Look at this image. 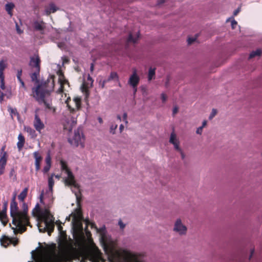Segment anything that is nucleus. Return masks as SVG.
I'll return each mask as SVG.
<instances>
[{
  "label": "nucleus",
  "instance_id": "nucleus-1",
  "mask_svg": "<svg viewBox=\"0 0 262 262\" xmlns=\"http://www.w3.org/2000/svg\"><path fill=\"white\" fill-rule=\"evenodd\" d=\"M54 76L52 75L48 79L32 89L31 96L39 104H43L46 109L55 113L56 108L52 106L51 100L47 98L50 96L54 88Z\"/></svg>",
  "mask_w": 262,
  "mask_h": 262
},
{
  "label": "nucleus",
  "instance_id": "nucleus-2",
  "mask_svg": "<svg viewBox=\"0 0 262 262\" xmlns=\"http://www.w3.org/2000/svg\"><path fill=\"white\" fill-rule=\"evenodd\" d=\"M60 239L59 246L61 251V255H54L50 256L42 262H73L69 256V254L74 248V242L72 239H67V235L65 231L59 232Z\"/></svg>",
  "mask_w": 262,
  "mask_h": 262
},
{
  "label": "nucleus",
  "instance_id": "nucleus-3",
  "mask_svg": "<svg viewBox=\"0 0 262 262\" xmlns=\"http://www.w3.org/2000/svg\"><path fill=\"white\" fill-rule=\"evenodd\" d=\"M22 208L23 211H19V213L20 214L19 215L20 224L18 227V231L20 233H22L26 231L27 230L26 227L30 226L29 217L28 215V208L27 204L26 203L23 202Z\"/></svg>",
  "mask_w": 262,
  "mask_h": 262
},
{
  "label": "nucleus",
  "instance_id": "nucleus-4",
  "mask_svg": "<svg viewBox=\"0 0 262 262\" xmlns=\"http://www.w3.org/2000/svg\"><path fill=\"white\" fill-rule=\"evenodd\" d=\"M68 141L73 146L78 147L80 146L81 147L83 148L84 146V137L82 129L78 128L75 130L73 137L69 138Z\"/></svg>",
  "mask_w": 262,
  "mask_h": 262
},
{
  "label": "nucleus",
  "instance_id": "nucleus-5",
  "mask_svg": "<svg viewBox=\"0 0 262 262\" xmlns=\"http://www.w3.org/2000/svg\"><path fill=\"white\" fill-rule=\"evenodd\" d=\"M10 215L12 218V224L18 227L20 224L19 215L20 214L17 203L15 201V195H14L10 203Z\"/></svg>",
  "mask_w": 262,
  "mask_h": 262
},
{
  "label": "nucleus",
  "instance_id": "nucleus-6",
  "mask_svg": "<svg viewBox=\"0 0 262 262\" xmlns=\"http://www.w3.org/2000/svg\"><path fill=\"white\" fill-rule=\"evenodd\" d=\"M122 255L124 262H143L140 254L133 253L129 251L123 250Z\"/></svg>",
  "mask_w": 262,
  "mask_h": 262
},
{
  "label": "nucleus",
  "instance_id": "nucleus-7",
  "mask_svg": "<svg viewBox=\"0 0 262 262\" xmlns=\"http://www.w3.org/2000/svg\"><path fill=\"white\" fill-rule=\"evenodd\" d=\"M38 229L40 232L45 233L48 232L49 235H51L54 229V218L43 221V227L41 228V224H38Z\"/></svg>",
  "mask_w": 262,
  "mask_h": 262
},
{
  "label": "nucleus",
  "instance_id": "nucleus-8",
  "mask_svg": "<svg viewBox=\"0 0 262 262\" xmlns=\"http://www.w3.org/2000/svg\"><path fill=\"white\" fill-rule=\"evenodd\" d=\"M66 174H67V177L65 178L64 180L65 185L69 186H73L74 188L79 190L80 186L76 182L75 176H74L71 170L68 171L67 173H66Z\"/></svg>",
  "mask_w": 262,
  "mask_h": 262
},
{
  "label": "nucleus",
  "instance_id": "nucleus-9",
  "mask_svg": "<svg viewBox=\"0 0 262 262\" xmlns=\"http://www.w3.org/2000/svg\"><path fill=\"white\" fill-rule=\"evenodd\" d=\"M41 60L38 55H35L30 57L29 66L31 67L32 70H40Z\"/></svg>",
  "mask_w": 262,
  "mask_h": 262
},
{
  "label": "nucleus",
  "instance_id": "nucleus-10",
  "mask_svg": "<svg viewBox=\"0 0 262 262\" xmlns=\"http://www.w3.org/2000/svg\"><path fill=\"white\" fill-rule=\"evenodd\" d=\"M75 103V107H72L69 103L68 99L66 100L67 105L70 111V113H74L76 111H78L81 108V99L79 97H76L73 99Z\"/></svg>",
  "mask_w": 262,
  "mask_h": 262
},
{
  "label": "nucleus",
  "instance_id": "nucleus-11",
  "mask_svg": "<svg viewBox=\"0 0 262 262\" xmlns=\"http://www.w3.org/2000/svg\"><path fill=\"white\" fill-rule=\"evenodd\" d=\"M173 230L180 235H184L186 233L187 228L182 223L180 219H178L174 224Z\"/></svg>",
  "mask_w": 262,
  "mask_h": 262
},
{
  "label": "nucleus",
  "instance_id": "nucleus-12",
  "mask_svg": "<svg viewBox=\"0 0 262 262\" xmlns=\"http://www.w3.org/2000/svg\"><path fill=\"white\" fill-rule=\"evenodd\" d=\"M53 218V216L50 213V211L48 208L41 210V212L38 217V220L41 221L50 220Z\"/></svg>",
  "mask_w": 262,
  "mask_h": 262
},
{
  "label": "nucleus",
  "instance_id": "nucleus-13",
  "mask_svg": "<svg viewBox=\"0 0 262 262\" xmlns=\"http://www.w3.org/2000/svg\"><path fill=\"white\" fill-rule=\"evenodd\" d=\"M34 128L38 132H40L41 130L45 128V125L43 122L40 119L37 113L35 114L34 120L33 122Z\"/></svg>",
  "mask_w": 262,
  "mask_h": 262
},
{
  "label": "nucleus",
  "instance_id": "nucleus-14",
  "mask_svg": "<svg viewBox=\"0 0 262 262\" xmlns=\"http://www.w3.org/2000/svg\"><path fill=\"white\" fill-rule=\"evenodd\" d=\"M140 81V78L137 74V72L135 69L134 70L133 74L131 75L129 78L128 83L134 88L137 87Z\"/></svg>",
  "mask_w": 262,
  "mask_h": 262
},
{
  "label": "nucleus",
  "instance_id": "nucleus-15",
  "mask_svg": "<svg viewBox=\"0 0 262 262\" xmlns=\"http://www.w3.org/2000/svg\"><path fill=\"white\" fill-rule=\"evenodd\" d=\"M33 27L35 31H39L41 34H43L46 26L43 21L35 20L33 23Z\"/></svg>",
  "mask_w": 262,
  "mask_h": 262
},
{
  "label": "nucleus",
  "instance_id": "nucleus-16",
  "mask_svg": "<svg viewBox=\"0 0 262 262\" xmlns=\"http://www.w3.org/2000/svg\"><path fill=\"white\" fill-rule=\"evenodd\" d=\"M33 157L35 159V170L36 171H38L40 168V163L42 160V157L38 151L33 152Z\"/></svg>",
  "mask_w": 262,
  "mask_h": 262
},
{
  "label": "nucleus",
  "instance_id": "nucleus-17",
  "mask_svg": "<svg viewBox=\"0 0 262 262\" xmlns=\"http://www.w3.org/2000/svg\"><path fill=\"white\" fill-rule=\"evenodd\" d=\"M7 163L6 153L5 152L4 155L0 159V175H2L4 173L5 166Z\"/></svg>",
  "mask_w": 262,
  "mask_h": 262
},
{
  "label": "nucleus",
  "instance_id": "nucleus-18",
  "mask_svg": "<svg viewBox=\"0 0 262 262\" xmlns=\"http://www.w3.org/2000/svg\"><path fill=\"white\" fill-rule=\"evenodd\" d=\"M18 141L17 143V147L19 151H21L23 149L25 143V138L22 134H19L18 136Z\"/></svg>",
  "mask_w": 262,
  "mask_h": 262
},
{
  "label": "nucleus",
  "instance_id": "nucleus-19",
  "mask_svg": "<svg viewBox=\"0 0 262 262\" xmlns=\"http://www.w3.org/2000/svg\"><path fill=\"white\" fill-rule=\"evenodd\" d=\"M57 10L55 5L53 4H50L48 7L45 8V14L46 15H49L51 13H54Z\"/></svg>",
  "mask_w": 262,
  "mask_h": 262
},
{
  "label": "nucleus",
  "instance_id": "nucleus-20",
  "mask_svg": "<svg viewBox=\"0 0 262 262\" xmlns=\"http://www.w3.org/2000/svg\"><path fill=\"white\" fill-rule=\"evenodd\" d=\"M0 242L2 246L7 247L11 243V238L6 235H3Z\"/></svg>",
  "mask_w": 262,
  "mask_h": 262
},
{
  "label": "nucleus",
  "instance_id": "nucleus-21",
  "mask_svg": "<svg viewBox=\"0 0 262 262\" xmlns=\"http://www.w3.org/2000/svg\"><path fill=\"white\" fill-rule=\"evenodd\" d=\"M0 220L4 225H6L7 224L8 219L6 214V209H4L0 212Z\"/></svg>",
  "mask_w": 262,
  "mask_h": 262
},
{
  "label": "nucleus",
  "instance_id": "nucleus-22",
  "mask_svg": "<svg viewBox=\"0 0 262 262\" xmlns=\"http://www.w3.org/2000/svg\"><path fill=\"white\" fill-rule=\"evenodd\" d=\"M32 73L30 74V77L32 81L38 82V76L39 75L40 70H32Z\"/></svg>",
  "mask_w": 262,
  "mask_h": 262
},
{
  "label": "nucleus",
  "instance_id": "nucleus-23",
  "mask_svg": "<svg viewBox=\"0 0 262 262\" xmlns=\"http://www.w3.org/2000/svg\"><path fill=\"white\" fill-rule=\"evenodd\" d=\"M22 73H23V71L21 69L18 70L17 72L16 76H17V78L18 80L19 81V82H20V83L21 84V86L26 90V87L25 82H24V81L22 80V79L21 78V75H22Z\"/></svg>",
  "mask_w": 262,
  "mask_h": 262
},
{
  "label": "nucleus",
  "instance_id": "nucleus-24",
  "mask_svg": "<svg viewBox=\"0 0 262 262\" xmlns=\"http://www.w3.org/2000/svg\"><path fill=\"white\" fill-rule=\"evenodd\" d=\"M115 79L118 80V76L117 73L116 72H111L108 79L107 80H104L103 81V84L102 87L104 86V83H105L108 81H110L111 80H115Z\"/></svg>",
  "mask_w": 262,
  "mask_h": 262
},
{
  "label": "nucleus",
  "instance_id": "nucleus-25",
  "mask_svg": "<svg viewBox=\"0 0 262 262\" xmlns=\"http://www.w3.org/2000/svg\"><path fill=\"white\" fill-rule=\"evenodd\" d=\"M54 177V174H52L48 178L49 190L51 192H52L53 188L54 185V180L53 179Z\"/></svg>",
  "mask_w": 262,
  "mask_h": 262
},
{
  "label": "nucleus",
  "instance_id": "nucleus-26",
  "mask_svg": "<svg viewBox=\"0 0 262 262\" xmlns=\"http://www.w3.org/2000/svg\"><path fill=\"white\" fill-rule=\"evenodd\" d=\"M14 7V5L12 3H8L5 5V9L10 16H12L13 15L12 10Z\"/></svg>",
  "mask_w": 262,
  "mask_h": 262
},
{
  "label": "nucleus",
  "instance_id": "nucleus-27",
  "mask_svg": "<svg viewBox=\"0 0 262 262\" xmlns=\"http://www.w3.org/2000/svg\"><path fill=\"white\" fill-rule=\"evenodd\" d=\"M28 192V188H25L18 195V199L20 202H24V200L26 198Z\"/></svg>",
  "mask_w": 262,
  "mask_h": 262
},
{
  "label": "nucleus",
  "instance_id": "nucleus-28",
  "mask_svg": "<svg viewBox=\"0 0 262 262\" xmlns=\"http://www.w3.org/2000/svg\"><path fill=\"white\" fill-rule=\"evenodd\" d=\"M60 164L61 165V169L66 173L68 171H71L70 169L68 167L67 162L62 160H60Z\"/></svg>",
  "mask_w": 262,
  "mask_h": 262
},
{
  "label": "nucleus",
  "instance_id": "nucleus-29",
  "mask_svg": "<svg viewBox=\"0 0 262 262\" xmlns=\"http://www.w3.org/2000/svg\"><path fill=\"white\" fill-rule=\"evenodd\" d=\"M40 212L41 209L40 208L39 205L37 203L32 210V214L34 216L38 217Z\"/></svg>",
  "mask_w": 262,
  "mask_h": 262
},
{
  "label": "nucleus",
  "instance_id": "nucleus-30",
  "mask_svg": "<svg viewBox=\"0 0 262 262\" xmlns=\"http://www.w3.org/2000/svg\"><path fill=\"white\" fill-rule=\"evenodd\" d=\"M156 68H150L148 71V80H152L155 75Z\"/></svg>",
  "mask_w": 262,
  "mask_h": 262
},
{
  "label": "nucleus",
  "instance_id": "nucleus-31",
  "mask_svg": "<svg viewBox=\"0 0 262 262\" xmlns=\"http://www.w3.org/2000/svg\"><path fill=\"white\" fill-rule=\"evenodd\" d=\"M262 53V51L260 49H257L256 51H252L250 54L249 55V58H252L256 56H260Z\"/></svg>",
  "mask_w": 262,
  "mask_h": 262
},
{
  "label": "nucleus",
  "instance_id": "nucleus-32",
  "mask_svg": "<svg viewBox=\"0 0 262 262\" xmlns=\"http://www.w3.org/2000/svg\"><path fill=\"white\" fill-rule=\"evenodd\" d=\"M6 68V64L4 60L0 61V77L4 76V71Z\"/></svg>",
  "mask_w": 262,
  "mask_h": 262
},
{
  "label": "nucleus",
  "instance_id": "nucleus-33",
  "mask_svg": "<svg viewBox=\"0 0 262 262\" xmlns=\"http://www.w3.org/2000/svg\"><path fill=\"white\" fill-rule=\"evenodd\" d=\"M139 38V35H137L136 37H134L133 34L132 33H129L128 37L127 38V42H136L137 40Z\"/></svg>",
  "mask_w": 262,
  "mask_h": 262
},
{
  "label": "nucleus",
  "instance_id": "nucleus-34",
  "mask_svg": "<svg viewBox=\"0 0 262 262\" xmlns=\"http://www.w3.org/2000/svg\"><path fill=\"white\" fill-rule=\"evenodd\" d=\"M178 141L177 139V137L176 134L173 132L171 133L170 135V137L169 139V142L171 144H174V142Z\"/></svg>",
  "mask_w": 262,
  "mask_h": 262
},
{
  "label": "nucleus",
  "instance_id": "nucleus-35",
  "mask_svg": "<svg viewBox=\"0 0 262 262\" xmlns=\"http://www.w3.org/2000/svg\"><path fill=\"white\" fill-rule=\"evenodd\" d=\"M88 89H89V87L88 86V84L86 83L83 82L81 86L82 92L83 93H85L86 94H88L89 92Z\"/></svg>",
  "mask_w": 262,
  "mask_h": 262
},
{
  "label": "nucleus",
  "instance_id": "nucleus-36",
  "mask_svg": "<svg viewBox=\"0 0 262 262\" xmlns=\"http://www.w3.org/2000/svg\"><path fill=\"white\" fill-rule=\"evenodd\" d=\"M5 77L2 76L0 77V88L2 90H4L5 89Z\"/></svg>",
  "mask_w": 262,
  "mask_h": 262
},
{
  "label": "nucleus",
  "instance_id": "nucleus-37",
  "mask_svg": "<svg viewBox=\"0 0 262 262\" xmlns=\"http://www.w3.org/2000/svg\"><path fill=\"white\" fill-rule=\"evenodd\" d=\"M217 110L215 108L212 110V112L209 117V119L211 120L217 114Z\"/></svg>",
  "mask_w": 262,
  "mask_h": 262
},
{
  "label": "nucleus",
  "instance_id": "nucleus-38",
  "mask_svg": "<svg viewBox=\"0 0 262 262\" xmlns=\"http://www.w3.org/2000/svg\"><path fill=\"white\" fill-rule=\"evenodd\" d=\"M117 128V125H112L110 127V133L112 134H115V130Z\"/></svg>",
  "mask_w": 262,
  "mask_h": 262
},
{
  "label": "nucleus",
  "instance_id": "nucleus-39",
  "mask_svg": "<svg viewBox=\"0 0 262 262\" xmlns=\"http://www.w3.org/2000/svg\"><path fill=\"white\" fill-rule=\"evenodd\" d=\"M51 165L46 164V166L43 167V172L46 173H47L50 169Z\"/></svg>",
  "mask_w": 262,
  "mask_h": 262
},
{
  "label": "nucleus",
  "instance_id": "nucleus-40",
  "mask_svg": "<svg viewBox=\"0 0 262 262\" xmlns=\"http://www.w3.org/2000/svg\"><path fill=\"white\" fill-rule=\"evenodd\" d=\"M46 164L51 165V158L50 155H48L45 159Z\"/></svg>",
  "mask_w": 262,
  "mask_h": 262
},
{
  "label": "nucleus",
  "instance_id": "nucleus-41",
  "mask_svg": "<svg viewBox=\"0 0 262 262\" xmlns=\"http://www.w3.org/2000/svg\"><path fill=\"white\" fill-rule=\"evenodd\" d=\"M174 146L176 150H177L178 151H181L182 149L179 147V142L177 141L174 143V144H172Z\"/></svg>",
  "mask_w": 262,
  "mask_h": 262
},
{
  "label": "nucleus",
  "instance_id": "nucleus-42",
  "mask_svg": "<svg viewBox=\"0 0 262 262\" xmlns=\"http://www.w3.org/2000/svg\"><path fill=\"white\" fill-rule=\"evenodd\" d=\"M174 146L176 150H177L178 151H181L182 149L179 147V142L177 141L174 143V144H172Z\"/></svg>",
  "mask_w": 262,
  "mask_h": 262
},
{
  "label": "nucleus",
  "instance_id": "nucleus-43",
  "mask_svg": "<svg viewBox=\"0 0 262 262\" xmlns=\"http://www.w3.org/2000/svg\"><path fill=\"white\" fill-rule=\"evenodd\" d=\"M196 39V37H194V38L189 37L187 39L188 44V45L192 44L193 42H194L195 41Z\"/></svg>",
  "mask_w": 262,
  "mask_h": 262
},
{
  "label": "nucleus",
  "instance_id": "nucleus-44",
  "mask_svg": "<svg viewBox=\"0 0 262 262\" xmlns=\"http://www.w3.org/2000/svg\"><path fill=\"white\" fill-rule=\"evenodd\" d=\"M64 89V83L61 82V85H60V88L57 91L58 93H62L63 92Z\"/></svg>",
  "mask_w": 262,
  "mask_h": 262
},
{
  "label": "nucleus",
  "instance_id": "nucleus-45",
  "mask_svg": "<svg viewBox=\"0 0 262 262\" xmlns=\"http://www.w3.org/2000/svg\"><path fill=\"white\" fill-rule=\"evenodd\" d=\"M18 243V240L17 238L12 239L11 238V243L14 246H16Z\"/></svg>",
  "mask_w": 262,
  "mask_h": 262
},
{
  "label": "nucleus",
  "instance_id": "nucleus-46",
  "mask_svg": "<svg viewBox=\"0 0 262 262\" xmlns=\"http://www.w3.org/2000/svg\"><path fill=\"white\" fill-rule=\"evenodd\" d=\"M61 82L64 83V85L68 82V80L64 79V77L63 76L62 78L60 77L59 78V82L60 83V85H61Z\"/></svg>",
  "mask_w": 262,
  "mask_h": 262
},
{
  "label": "nucleus",
  "instance_id": "nucleus-47",
  "mask_svg": "<svg viewBox=\"0 0 262 262\" xmlns=\"http://www.w3.org/2000/svg\"><path fill=\"white\" fill-rule=\"evenodd\" d=\"M26 130L28 133H30V134H34L35 133V130L30 127H27Z\"/></svg>",
  "mask_w": 262,
  "mask_h": 262
},
{
  "label": "nucleus",
  "instance_id": "nucleus-48",
  "mask_svg": "<svg viewBox=\"0 0 262 262\" xmlns=\"http://www.w3.org/2000/svg\"><path fill=\"white\" fill-rule=\"evenodd\" d=\"M167 98V97L165 94L162 93L161 94V99L163 102H165L166 101Z\"/></svg>",
  "mask_w": 262,
  "mask_h": 262
},
{
  "label": "nucleus",
  "instance_id": "nucleus-49",
  "mask_svg": "<svg viewBox=\"0 0 262 262\" xmlns=\"http://www.w3.org/2000/svg\"><path fill=\"white\" fill-rule=\"evenodd\" d=\"M127 114L126 113H124L123 115V119L126 124H127L128 123V121L127 120Z\"/></svg>",
  "mask_w": 262,
  "mask_h": 262
},
{
  "label": "nucleus",
  "instance_id": "nucleus-50",
  "mask_svg": "<svg viewBox=\"0 0 262 262\" xmlns=\"http://www.w3.org/2000/svg\"><path fill=\"white\" fill-rule=\"evenodd\" d=\"M5 95V94L0 91V102L3 101Z\"/></svg>",
  "mask_w": 262,
  "mask_h": 262
},
{
  "label": "nucleus",
  "instance_id": "nucleus-51",
  "mask_svg": "<svg viewBox=\"0 0 262 262\" xmlns=\"http://www.w3.org/2000/svg\"><path fill=\"white\" fill-rule=\"evenodd\" d=\"M118 224L121 229H123L125 227V224H123L121 220L119 221Z\"/></svg>",
  "mask_w": 262,
  "mask_h": 262
},
{
  "label": "nucleus",
  "instance_id": "nucleus-52",
  "mask_svg": "<svg viewBox=\"0 0 262 262\" xmlns=\"http://www.w3.org/2000/svg\"><path fill=\"white\" fill-rule=\"evenodd\" d=\"M39 199H40V202L42 204L43 203V191H42L40 195V196H39Z\"/></svg>",
  "mask_w": 262,
  "mask_h": 262
},
{
  "label": "nucleus",
  "instance_id": "nucleus-53",
  "mask_svg": "<svg viewBox=\"0 0 262 262\" xmlns=\"http://www.w3.org/2000/svg\"><path fill=\"white\" fill-rule=\"evenodd\" d=\"M178 112V107L177 106H174L173 108L172 114L173 115H175Z\"/></svg>",
  "mask_w": 262,
  "mask_h": 262
},
{
  "label": "nucleus",
  "instance_id": "nucleus-54",
  "mask_svg": "<svg viewBox=\"0 0 262 262\" xmlns=\"http://www.w3.org/2000/svg\"><path fill=\"white\" fill-rule=\"evenodd\" d=\"M203 128L202 127H201V126H200V127H199V128H198V129H197V130H196V133H197L198 134H200V135H201V134H202V133Z\"/></svg>",
  "mask_w": 262,
  "mask_h": 262
},
{
  "label": "nucleus",
  "instance_id": "nucleus-55",
  "mask_svg": "<svg viewBox=\"0 0 262 262\" xmlns=\"http://www.w3.org/2000/svg\"><path fill=\"white\" fill-rule=\"evenodd\" d=\"M237 24V22L235 20H233L231 22V26L233 29L235 28V26Z\"/></svg>",
  "mask_w": 262,
  "mask_h": 262
},
{
  "label": "nucleus",
  "instance_id": "nucleus-56",
  "mask_svg": "<svg viewBox=\"0 0 262 262\" xmlns=\"http://www.w3.org/2000/svg\"><path fill=\"white\" fill-rule=\"evenodd\" d=\"M239 11H240V8H237V9H236V10L234 11V12H233V15H234V16H236V15H237V14L239 12Z\"/></svg>",
  "mask_w": 262,
  "mask_h": 262
},
{
  "label": "nucleus",
  "instance_id": "nucleus-57",
  "mask_svg": "<svg viewBox=\"0 0 262 262\" xmlns=\"http://www.w3.org/2000/svg\"><path fill=\"white\" fill-rule=\"evenodd\" d=\"M58 229L59 232H60L61 231H63V228H62V226L60 224L58 225Z\"/></svg>",
  "mask_w": 262,
  "mask_h": 262
},
{
  "label": "nucleus",
  "instance_id": "nucleus-58",
  "mask_svg": "<svg viewBox=\"0 0 262 262\" xmlns=\"http://www.w3.org/2000/svg\"><path fill=\"white\" fill-rule=\"evenodd\" d=\"M62 60L63 63H68L69 62L68 59L66 57L62 58Z\"/></svg>",
  "mask_w": 262,
  "mask_h": 262
},
{
  "label": "nucleus",
  "instance_id": "nucleus-59",
  "mask_svg": "<svg viewBox=\"0 0 262 262\" xmlns=\"http://www.w3.org/2000/svg\"><path fill=\"white\" fill-rule=\"evenodd\" d=\"M180 154H181V158L183 160L185 158V155L184 154V152H183V151L181 150V151H179Z\"/></svg>",
  "mask_w": 262,
  "mask_h": 262
},
{
  "label": "nucleus",
  "instance_id": "nucleus-60",
  "mask_svg": "<svg viewBox=\"0 0 262 262\" xmlns=\"http://www.w3.org/2000/svg\"><path fill=\"white\" fill-rule=\"evenodd\" d=\"M254 252V249H251L250 255L249 256V259H250L251 258V257H252V255H253Z\"/></svg>",
  "mask_w": 262,
  "mask_h": 262
},
{
  "label": "nucleus",
  "instance_id": "nucleus-61",
  "mask_svg": "<svg viewBox=\"0 0 262 262\" xmlns=\"http://www.w3.org/2000/svg\"><path fill=\"white\" fill-rule=\"evenodd\" d=\"M206 124H207V121L206 120H204L203 122L202 125L201 126V127L204 128L206 125Z\"/></svg>",
  "mask_w": 262,
  "mask_h": 262
},
{
  "label": "nucleus",
  "instance_id": "nucleus-62",
  "mask_svg": "<svg viewBox=\"0 0 262 262\" xmlns=\"http://www.w3.org/2000/svg\"><path fill=\"white\" fill-rule=\"evenodd\" d=\"M123 129H124V126H123V125L121 124V125H120V127H119V129H120V132H122V130H123Z\"/></svg>",
  "mask_w": 262,
  "mask_h": 262
},
{
  "label": "nucleus",
  "instance_id": "nucleus-63",
  "mask_svg": "<svg viewBox=\"0 0 262 262\" xmlns=\"http://www.w3.org/2000/svg\"><path fill=\"white\" fill-rule=\"evenodd\" d=\"M88 80L91 82V85H92V83L93 82V80L92 79V78L91 77V76L90 75L88 76Z\"/></svg>",
  "mask_w": 262,
  "mask_h": 262
},
{
  "label": "nucleus",
  "instance_id": "nucleus-64",
  "mask_svg": "<svg viewBox=\"0 0 262 262\" xmlns=\"http://www.w3.org/2000/svg\"><path fill=\"white\" fill-rule=\"evenodd\" d=\"M165 2V0H160L159 1H158V5H160L163 3H164Z\"/></svg>",
  "mask_w": 262,
  "mask_h": 262
}]
</instances>
